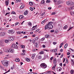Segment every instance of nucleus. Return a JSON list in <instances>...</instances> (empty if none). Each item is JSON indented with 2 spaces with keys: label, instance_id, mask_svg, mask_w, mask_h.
<instances>
[{
  "label": "nucleus",
  "instance_id": "423d86ee",
  "mask_svg": "<svg viewBox=\"0 0 74 74\" xmlns=\"http://www.w3.org/2000/svg\"><path fill=\"white\" fill-rule=\"evenodd\" d=\"M5 35V33L4 32H2L0 33V36H4Z\"/></svg>",
  "mask_w": 74,
  "mask_h": 74
},
{
  "label": "nucleus",
  "instance_id": "393cba45",
  "mask_svg": "<svg viewBox=\"0 0 74 74\" xmlns=\"http://www.w3.org/2000/svg\"><path fill=\"white\" fill-rule=\"evenodd\" d=\"M44 3H45V1H44V0H42L41 1L42 4H44Z\"/></svg>",
  "mask_w": 74,
  "mask_h": 74
},
{
  "label": "nucleus",
  "instance_id": "bf43d9fd",
  "mask_svg": "<svg viewBox=\"0 0 74 74\" xmlns=\"http://www.w3.org/2000/svg\"><path fill=\"white\" fill-rule=\"evenodd\" d=\"M69 49H70V50H71V51H72V52H74V50H73V49L70 48Z\"/></svg>",
  "mask_w": 74,
  "mask_h": 74
},
{
  "label": "nucleus",
  "instance_id": "b1692460",
  "mask_svg": "<svg viewBox=\"0 0 74 74\" xmlns=\"http://www.w3.org/2000/svg\"><path fill=\"white\" fill-rule=\"evenodd\" d=\"M52 23H53L52 22H50L48 23V24L49 25H51V24H52Z\"/></svg>",
  "mask_w": 74,
  "mask_h": 74
},
{
  "label": "nucleus",
  "instance_id": "f03ea898",
  "mask_svg": "<svg viewBox=\"0 0 74 74\" xmlns=\"http://www.w3.org/2000/svg\"><path fill=\"white\" fill-rule=\"evenodd\" d=\"M40 66L41 67H43V68H44L45 69L47 68V65L45 63H42L40 65Z\"/></svg>",
  "mask_w": 74,
  "mask_h": 74
},
{
  "label": "nucleus",
  "instance_id": "e2e57ef3",
  "mask_svg": "<svg viewBox=\"0 0 74 74\" xmlns=\"http://www.w3.org/2000/svg\"><path fill=\"white\" fill-rule=\"evenodd\" d=\"M56 65H54L53 66V68H55L56 67Z\"/></svg>",
  "mask_w": 74,
  "mask_h": 74
},
{
  "label": "nucleus",
  "instance_id": "c85d7f7f",
  "mask_svg": "<svg viewBox=\"0 0 74 74\" xmlns=\"http://www.w3.org/2000/svg\"><path fill=\"white\" fill-rule=\"evenodd\" d=\"M0 68H1V69L2 70H3V69H4V67L2 66V65H0Z\"/></svg>",
  "mask_w": 74,
  "mask_h": 74
},
{
  "label": "nucleus",
  "instance_id": "6e6552de",
  "mask_svg": "<svg viewBox=\"0 0 74 74\" xmlns=\"http://www.w3.org/2000/svg\"><path fill=\"white\" fill-rule=\"evenodd\" d=\"M9 3V1H8V0H6L5 4L6 6L8 5Z\"/></svg>",
  "mask_w": 74,
  "mask_h": 74
},
{
  "label": "nucleus",
  "instance_id": "9b49d317",
  "mask_svg": "<svg viewBox=\"0 0 74 74\" xmlns=\"http://www.w3.org/2000/svg\"><path fill=\"white\" fill-rule=\"evenodd\" d=\"M70 5L71 6L72 5L73 7H74V3L72 2H71L70 4Z\"/></svg>",
  "mask_w": 74,
  "mask_h": 74
},
{
  "label": "nucleus",
  "instance_id": "1a4fd4ad",
  "mask_svg": "<svg viewBox=\"0 0 74 74\" xmlns=\"http://www.w3.org/2000/svg\"><path fill=\"white\" fill-rule=\"evenodd\" d=\"M15 61L16 62H19L20 61V60H19V58H17L15 59Z\"/></svg>",
  "mask_w": 74,
  "mask_h": 74
},
{
  "label": "nucleus",
  "instance_id": "69168bd1",
  "mask_svg": "<svg viewBox=\"0 0 74 74\" xmlns=\"http://www.w3.org/2000/svg\"><path fill=\"white\" fill-rule=\"evenodd\" d=\"M39 30H40V29H38L35 32H38V31H39Z\"/></svg>",
  "mask_w": 74,
  "mask_h": 74
},
{
  "label": "nucleus",
  "instance_id": "f3484780",
  "mask_svg": "<svg viewBox=\"0 0 74 74\" xmlns=\"http://www.w3.org/2000/svg\"><path fill=\"white\" fill-rule=\"evenodd\" d=\"M70 1H67L66 2V4L67 5H70Z\"/></svg>",
  "mask_w": 74,
  "mask_h": 74
},
{
  "label": "nucleus",
  "instance_id": "338daca9",
  "mask_svg": "<svg viewBox=\"0 0 74 74\" xmlns=\"http://www.w3.org/2000/svg\"><path fill=\"white\" fill-rule=\"evenodd\" d=\"M42 47L43 48H45V45H42Z\"/></svg>",
  "mask_w": 74,
  "mask_h": 74
},
{
  "label": "nucleus",
  "instance_id": "a878e982",
  "mask_svg": "<svg viewBox=\"0 0 74 74\" xmlns=\"http://www.w3.org/2000/svg\"><path fill=\"white\" fill-rule=\"evenodd\" d=\"M74 73V71L73 70H71V74H73Z\"/></svg>",
  "mask_w": 74,
  "mask_h": 74
},
{
  "label": "nucleus",
  "instance_id": "39448f33",
  "mask_svg": "<svg viewBox=\"0 0 74 74\" xmlns=\"http://www.w3.org/2000/svg\"><path fill=\"white\" fill-rule=\"evenodd\" d=\"M9 41H14V38L12 37H10L9 38Z\"/></svg>",
  "mask_w": 74,
  "mask_h": 74
},
{
  "label": "nucleus",
  "instance_id": "864d4df0",
  "mask_svg": "<svg viewBox=\"0 0 74 74\" xmlns=\"http://www.w3.org/2000/svg\"><path fill=\"white\" fill-rule=\"evenodd\" d=\"M18 24H19V22H17V23H15V25L16 26L18 25Z\"/></svg>",
  "mask_w": 74,
  "mask_h": 74
},
{
  "label": "nucleus",
  "instance_id": "cd10ccee",
  "mask_svg": "<svg viewBox=\"0 0 74 74\" xmlns=\"http://www.w3.org/2000/svg\"><path fill=\"white\" fill-rule=\"evenodd\" d=\"M46 3H51V1L49 0H47L46 1Z\"/></svg>",
  "mask_w": 74,
  "mask_h": 74
},
{
  "label": "nucleus",
  "instance_id": "f8f14e48",
  "mask_svg": "<svg viewBox=\"0 0 74 74\" xmlns=\"http://www.w3.org/2000/svg\"><path fill=\"white\" fill-rule=\"evenodd\" d=\"M14 50L12 49H10L9 52H11L12 53H13L14 52Z\"/></svg>",
  "mask_w": 74,
  "mask_h": 74
},
{
  "label": "nucleus",
  "instance_id": "f704fd0d",
  "mask_svg": "<svg viewBox=\"0 0 74 74\" xmlns=\"http://www.w3.org/2000/svg\"><path fill=\"white\" fill-rule=\"evenodd\" d=\"M10 49H8L7 50H6V51L7 52H10Z\"/></svg>",
  "mask_w": 74,
  "mask_h": 74
},
{
  "label": "nucleus",
  "instance_id": "052dcab7",
  "mask_svg": "<svg viewBox=\"0 0 74 74\" xmlns=\"http://www.w3.org/2000/svg\"><path fill=\"white\" fill-rule=\"evenodd\" d=\"M51 71H49L47 73V74H51Z\"/></svg>",
  "mask_w": 74,
  "mask_h": 74
},
{
  "label": "nucleus",
  "instance_id": "a211bd4d",
  "mask_svg": "<svg viewBox=\"0 0 74 74\" xmlns=\"http://www.w3.org/2000/svg\"><path fill=\"white\" fill-rule=\"evenodd\" d=\"M23 18V15H21L19 16V18L20 19H22Z\"/></svg>",
  "mask_w": 74,
  "mask_h": 74
},
{
  "label": "nucleus",
  "instance_id": "4be33fe9",
  "mask_svg": "<svg viewBox=\"0 0 74 74\" xmlns=\"http://www.w3.org/2000/svg\"><path fill=\"white\" fill-rule=\"evenodd\" d=\"M24 7H25V5H23L21 6L20 8H23Z\"/></svg>",
  "mask_w": 74,
  "mask_h": 74
},
{
  "label": "nucleus",
  "instance_id": "aec40b11",
  "mask_svg": "<svg viewBox=\"0 0 74 74\" xmlns=\"http://www.w3.org/2000/svg\"><path fill=\"white\" fill-rule=\"evenodd\" d=\"M68 46V44H66L64 46V48H65V49L66 48H67Z\"/></svg>",
  "mask_w": 74,
  "mask_h": 74
},
{
  "label": "nucleus",
  "instance_id": "13d9d810",
  "mask_svg": "<svg viewBox=\"0 0 74 74\" xmlns=\"http://www.w3.org/2000/svg\"><path fill=\"white\" fill-rule=\"evenodd\" d=\"M14 66H13L12 67H11V69H14Z\"/></svg>",
  "mask_w": 74,
  "mask_h": 74
},
{
  "label": "nucleus",
  "instance_id": "de8ad7c7",
  "mask_svg": "<svg viewBox=\"0 0 74 74\" xmlns=\"http://www.w3.org/2000/svg\"><path fill=\"white\" fill-rule=\"evenodd\" d=\"M44 40H45V38H43L41 39V41H44Z\"/></svg>",
  "mask_w": 74,
  "mask_h": 74
},
{
  "label": "nucleus",
  "instance_id": "2f4dec72",
  "mask_svg": "<svg viewBox=\"0 0 74 74\" xmlns=\"http://www.w3.org/2000/svg\"><path fill=\"white\" fill-rule=\"evenodd\" d=\"M71 61L72 62V63L73 64H74V60H71Z\"/></svg>",
  "mask_w": 74,
  "mask_h": 74
},
{
  "label": "nucleus",
  "instance_id": "dca6fc26",
  "mask_svg": "<svg viewBox=\"0 0 74 74\" xmlns=\"http://www.w3.org/2000/svg\"><path fill=\"white\" fill-rule=\"evenodd\" d=\"M29 5H33V2H29Z\"/></svg>",
  "mask_w": 74,
  "mask_h": 74
},
{
  "label": "nucleus",
  "instance_id": "bb28decb",
  "mask_svg": "<svg viewBox=\"0 0 74 74\" xmlns=\"http://www.w3.org/2000/svg\"><path fill=\"white\" fill-rule=\"evenodd\" d=\"M73 9V7H71L69 8V10H72Z\"/></svg>",
  "mask_w": 74,
  "mask_h": 74
},
{
  "label": "nucleus",
  "instance_id": "e433bc0d",
  "mask_svg": "<svg viewBox=\"0 0 74 74\" xmlns=\"http://www.w3.org/2000/svg\"><path fill=\"white\" fill-rule=\"evenodd\" d=\"M49 37V35H45V37H46V38H48Z\"/></svg>",
  "mask_w": 74,
  "mask_h": 74
},
{
  "label": "nucleus",
  "instance_id": "412c9836",
  "mask_svg": "<svg viewBox=\"0 0 74 74\" xmlns=\"http://www.w3.org/2000/svg\"><path fill=\"white\" fill-rule=\"evenodd\" d=\"M43 53H44V51H41L39 53L40 55H41L42 54H43Z\"/></svg>",
  "mask_w": 74,
  "mask_h": 74
},
{
  "label": "nucleus",
  "instance_id": "72a5a7b5",
  "mask_svg": "<svg viewBox=\"0 0 74 74\" xmlns=\"http://www.w3.org/2000/svg\"><path fill=\"white\" fill-rule=\"evenodd\" d=\"M38 58L39 59H42V57H41V56H39L38 57Z\"/></svg>",
  "mask_w": 74,
  "mask_h": 74
},
{
  "label": "nucleus",
  "instance_id": "0eeeda50",
  "mask_svg": "<svg viewBox=\"0 0 74 74\" xmlns=\"http://www.w3.org/2000/svg\"><path fill=\"white\" fill-rule=\"evenodd\" d=\"M8 32L10 33H14V30H10L8 31Z\"/></svg>",
  "mask_w": 74,
  "mask_h": 74
},
{
  "label": "nucleus",
  "instance_id": "f257e3e1",
  "mask_svg": "<svg viewBox=\"0 0 74 74\" xmlns=\"http://www.w3.org/2000/svg\"><path fill=\"white\" fill-rule=\"evenodd\" d=\"M1 62L2 63V64L3 65L4 67H6L8 65V62L7 60H3V61H1Z\"/></svg>",
  "mask_w": 74,
  "mask_h": 74
},
{
  "label": "nucleus",
  "instance_id": "4468645a",
  "mask_svg": "<svg viewBox=\"0 0 74 74\" xmlns=\"http://www.w3.org/2000/svg\"><path fill=\"white\" fill-rule=\"evenodd\" d=\"M53 52H56V51H57V49H54L53 50H51Z\"/></svg>",
  "mask_w": 74,
  "mask_h": 74
},
{
  "label": "nucleus",
  "instance_id": "680f3d73",
  "mask_svg": "<svg viewBox=\"0 0 74 74\" xmlns=\"http://www.w3.org/2000/svg\"><path fill=\"white\" fill-rule=\"evenodd\" d=\"M44 14H45V12H44L42 14H41V15H42V16H43V15H44Z\"/></svg>",
  "mask_w": 74,
  "mask_h": 74
},
{
  "label": "nucleus",
  "instance_id": "5701e85b",
  "mask_svg": "<svg viewBox=\"0 0 74 74\" xmlns=\"http://www.w3.org/2000/svg\"><path fill=\"white\" fill-rule=\"evenodd\" d=\"M21 47L22 48H25V45H22L21 46Z\"/></svg>",
  "mask_w": 74,
  "mask_h": 74
},
{
  "label": "nucleus",
  "instance_id": "49530a36",
  "mask_svg": "<svg viewBox=\"0 0 74 74\" xmlns=\"http://www.w3.org/2000/svg\"><path fill=\"white\" fill-rule=\"evenodd\" d=\"M10 69L8 71H7L6 72H5L4 73V74H6V73H8V72H10Z\"/></svg>",
  "mask_w": 74,
  "mask_h": 74
},
{
  "label": "nucleus",
  "instance_id": "20e7f679",
  "mask_svg": "<svg viewBox=\"0 0 74 74\" xmlns=\"http://www.w3.org/2000/svg\"><path fill=\"white\" fill-rule=\"evenodd\" d=\"M56 62L57 60L56 58H54L53 59V62L54 64H56Z\"/></svg>",
  "mask_w": 74,
  "mask_h": 74
},
{
  "label": "nucleus",
  "instance_id": "58836bf2",
  "mask_svg": "<svg viewBox=\"0 0 74 74\" xmlns=\"http://www.w3.org/2000/svg\"><path fill=\"white\" fill-rule=\"evenodd\" d=\"M38 44H37V43H36L35 45V47H37V45Z\"/></svg>",
  "mask_w": 74,
  "mask_h": 74
},
{
  "label": "nucleus",
  "instance_id": "7c9ffc66",
  "mask_svg": "<svg viewBox=\"0 0 74 74\" xmlns=\"http://www.w3.org/2000/svg\"><path fill=\"white\" fill-rule=\"evenodd\" d=\"M28 24L29 26H32V23H31V22H29Z\"/></svg>",
  "mask_w": 74,
  "mask_h": 74
},
{
  "label": "nucleus",
  "instance_id": "0e129e2a",
  "mask_svg": "<svg viewBox=\"0 0 74 74\" xmlns=\"http://www.w3.org/2000/svg\"><path fill=\"white\" fill-rule=\"evenodd\" d=\"M35 56H36V54H33L32 55V56L35 57Z\"/></svg>",
  "mask_w": 74,
  "mask_h": 74
},
{
  "label": "nucleus",
  "instance_id": "6ab92c4d",
  "mask_svg": "<svg viewBox=\"0 0 74 74\" xmlns=\"http://www.w3.org/2000/svg\"><path fill=\"white\" fill-rule=\"evenodd\" d=\"M26 61H27V62H30V59L28 58H26L25 59Z\"/></svg>",
  "mask_w": 74,
  "mask_h": 74
},
{
  "label": "nucleus",
  "instance_id": "79ce46f5",
  "mask_svg": "<svg viewBox=\"0 0 74 74\" xmlns=\"http://www.w3.org/2000/svg\"><path fill=\"white\" fill-rule=\"evenodd\" d=\"M37 27V25H36L35 26H34L32 28H36L37 27Z\"/></svg>",
  "mask_w": 74,
  "mask_h": 74
},
{
  "label": "nucleus",
  "instance_id": "2eb2a0df",
  "mask_svg": "<svg viewBox=\"0 0 74 74\" xmlns=\"http://www.w3.org/2000/svg\"><path fill=\"white\" fill-rule=\"evenodd\" d=\"M45 28H49V25L47 24L45 27Z\"/></svg>",
  "mask_w": 74,
  "mask_h": 74
},
{
  "label": "nucleus",
  "instance_id": "3c124183",
  "mask_svg": "<svg viewBox=\"0 0 74 74\" xmlns=\"http://www.w3.org/2000/svg\"><path fill=\"white\" fill-rule=\"evenodd\" d=\"M58 4H60V3H61V2L60 1H58Z\"/></svg>",
  "mask_w": 74,
  "mask_h": 74
},
{
  "label": "nucleus",
  "instance_id": "a19ab883",
  "mask_svg": "<svg viewBox=\"0 0 74 74\" xmlns=\"http://www.w3.org/2000/svg\"><path fill=\"white\" fill-rule=\"evenodd\" d=\"M38 40V37H36L35 38V40L36 41H37Z\"/></svg>",
  "mask_w": 74,
  "mask_h": 74
},
{
  "label": "nucleus",
  "instance_id": "ddd939ff",
  "mask_svg": "<svg viewBox=\"0 0 74 74\" xmlns=\"http://www.w3.org/2000/svg\"><path fill=\"white\" fill-rule=\"evenodd\" d=\"M49 28H53V25H52L51 24L49 25Z\"/></svg>",
  "mask_w": 74,
  "mask_h": 74
},
{
  "label": "nucleus",
  "instance_id": "774afa93",
  "mask_svg": "<svg viewBox=\"0 0 74 74\" xmlns=\"http://www.w3.org/2000/svg\"><path fill=\"white\" fill-rule=\"evenodd\" d=\"M60 66H62V63H60Z\"/></svg>",
  "mask_w": 74,
  "mask_h": 74
},
{
  "label": "nucleus",
  "instance_id": "6e6d98bb",
  "mask_svg": "<svg viewBox=\"0 0 74 74\" xmlns=\"http://www.w3.org/2000/svg\"><path fill=\"white\" fill-rule=\"evenodd\" d=\"M53 57H51L50 58V60H52V59H53Z\"/></svg>",
  "mask_w": 74,
  "mask_h": 74
},
{
  "label": "nucleus",
  "instance_id": "c9c22d12",
  "mask_svg": "<svg viewBox=\"0 0 74 74\" xmlns=\"http://www.w3.org/2000/svg\"><path fill=\"white\" fill-rule=\"evenodd\" d=\"M24 14L25 15H27V12H25L24 13Z\"/></svg>",
  "mask_w": 74,
  "mask_h": 74
},
{
  "label": "nucleus",
  "instance_id": "09e8293b",
  "mask_svg": "<svg viewBox=\"0 0 74 74\" xmlns=\"http://www.w3.org/2000/svg\"><path fill=\"white\" fill-rule=\"evenodd\" d=\"M12 14H15V12H12Z\"/></svg>",
  "mask_w": 74,
  "mask_h": 74
},
{
  "label": "nucleus",
  "instance_id": "37998d69",
  "mask_svg": "<svg viewBox=\"0 0 74 74\" xmlns=\"http://www.w3.org/2000/svg\"><path fill=\"white\" fill-rule=\"evenodd\" d=\"M53 44H54V45H56V44H57V43L56 42H53Z\"/></svg>",
  "mask_w": 74,
  "mask_h": 74
},
{
  "label": "nucleus",
  "instance_id": "8fccbe9b",
  "mask_svg": "<svg viewBox=\"0 0 74 74\" xmlns=\"http://www.w3.org/2000/svg\"><path fill=\"white\" fill-rule=\"evenodd\" d=\"M32 43L34 44V42H35V40H32Z\"/></svg>",
  "mask_w": 74,
  "mask_h": 74
},
{
  "label": "nucleus",
  "instance_id": "4c0bfd02",
  "mask_svg": "<svg viewBox=\"0 0 74 74\" xmlns=\"http://www.w3.org/2000/svg\"><path fill=\"white\" fill-rule=\"evenodd\" d=\"M3 53V52L2 51V50L0 49V55L1 54H2Z\"/></svg>",
  "mask_w": 74,
  "mask_h": 74
},
{
  "label": "nucleus",
  "instance_id": "5fc2aeb1",
  "mask_svg": "<svg viewBox=\"0 0 74 74\" xmlns=\"http://www.w3.org/2000/svg\"><path fill=\"white\" fill-rule=\"evenodd\" d=\"M63 54H62L61 55V56L60 57V58H63Z\"/></svg>",
  "mask_w": 74,
  "mask_h": 74
},
{
  "label": "nucleus",
  "instance_id": "9d476101",
  "mask_svg": "<svg viewBox=\"0 0 74 74\" xmlns=\"http://www.w3.org/2000/svg\"><path fill=\"white\" fill-rule=\"evenodd\" d=\"M62 68L61 67H59L58 68H57V70L58 71H60L61 70H62Z\"/></svg>",
  "mask_w": 74,
  "mask_h": 74
},
{
  "label": "nucleus",
  "instance_id": "c756f323",
  "mask_svg": "<svg viewBox=\"0 0 74 74\" xmlns=\"http://www.w3.org/2000/svg\"><path fill=\"white\" fill-rule=\"evenodd\" d=\"M30 9L31 11H33V7H31L30 8Z\"/></svg>",
  "mask_w": 74,
  "mask_h": 74
},
{
  "label": "nucleus",
  "instance_id": "ea45409f",
  "mask_svg": "<svg viewBox=\"0 0 74 74\" xmlns=\"http://www.w3.org/2000/svg\"><path fill=\"white\" fill-rule=\"evenodd\" d=\"M55 14H56L55 12H52L51 13V15H55Z\"/></svg>",
  "mask_w": 74,
  "mask_h": 74
},
{
  "label": "nucleus",
  "instance_id": "7ed1b4c3",
  "mask_svg": "<svg viewBox=\"0 0 74 74\" xmlns=\"http://www.w3.org/2000/svg\"><path fill=\"white\" fill-rule=\"evenodd\" d=\"M12 48H15L16 49H17V48H18V47L16 44H13L12 46Z\"/></svg>",
  "mask_w": 74,
  "mask_h": 74
},
{
  "label": "nucleus",
  "instance_id": "4d7b16f0",
  "mask_svg": "<svg viewBox=\"0 0 74 74\" xmlns=\"http://www.w3.org/2000/svg\"><path fill=\"white\" fill-rule=\"evenodd\" d=\"M18 0H16L15 1V3H17L18 2Z\"/></svg>",
  "mask_w": 74,
  "mask_h": 74
},
{
  "label": "nucleus",
  "instance_id": "c03bdc74",
  "mask_svg": "<svg viewBox=\"0 0 74 74\" xmlns=\"http://www.w3.org/2000/svg\"><path fill=\"white\" fill-rule=\"evenodd\" d=\"M16 33H17V34H21V32H16Z\"/></svg>",
  "mask_w": 74,
  "mask_h": 74
},
{
  "label": "nucleus",
  "instance_id": "a18cd8bd",
  "mask_svg": "<svg viewBox=\"0 0 74 74\" xmlns=\"http://www.w3.org/2000/svg\"><path fill=\"white\" fill-rule=\"evenodd\" d=\"M50 32H51V33H53V32H54V30H53V29L51 30Z\"/></svg>",
  "mask_w": 74,
  "mask_h": 74
},
{
  "label": "nucleus",
  "instance_id": "603ef678",
  "mask_svg": "<svg viewBox=\"0 0 74 74\" xmlns=\"http://www.w3.org/2000/svg\"><path fill=\"white\" fill-rule=\"evenodd\" d=\"M67 27H68L67 25H65V26L64 27V28H67Z\"/></svg>",
  "mask_w": 74,
  "mask_h": 74
},
{
  "label": "nucleus",
  "instance_id": "473e14b6",
  "mask_svg": "<svg viewBox=\"0 0 74 74\" xmlns=\"http://www.w3.org/2000/svg\"><path fill=\"white\" fill-rule=\"evenodd\" d=\"M5 41L6 43H8V41H9V40H5Z\"/></svg>",
  "mask_w": 74,
  "mask_h": 74
}]
</instances>
